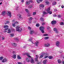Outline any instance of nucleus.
Wrapping results in <instances>:
<instances>
[{
    "label": "nucleus",
    "instance_id": "nucleus-24",
    "mask_svg": "<svg viewBox=\"0 0 64 64\" xmlns=\"http://www.w3.org/2000/svg\"><path fill=\"white\" fill-rule=\"evenodd\" d=\"M45 3H46V4H48L49 3V2L47 1L46 0H45Z\"/></svg>",
    "mask_w": 64,
    "mask_h": 64
},
{
    "label": "nucleus",
    "instance_id": "nucleus-30",
    "mask_svg": "<svg viewBox=\"0 0 64 64\" xmlns=\"http://www.w3.org/2000/svg\"><path fill=\"white\" fill-rule=\"evenodd\" d=\"M53 57L52 56H49L48 57V58L50 59H52Z\"/></svg>",
    "mask_w": 64,
    "mask_h": 64
},
{
    "label": "nucleus",
    "instance_id": "nucleus-52",
    "mask_svg": "<svg viewBox=\"0 0 64 64\" xmlns=\"http://www.w3.org/2000/svg\"><path fill=\"white\" fill-rule=\"evenodd\" d=\"M56 33H58V31L57 30L56 31Z\"/></svg>",
    "mask_w": 64,
    "mask_h": 64
},
{
    "label": "nucleus",
    "instance_id": "nucleus-22",
    "mask_svg": "<svg viewBox=\"0 0 64 64\" xmlns=\"http://www.w3.org/2000/svg\"><path fill=\"white\" fill-rule=\"evenodd\" d=\"M30 4V2L29 1H27L26 2V5H29Z\"/></svg>",
    "mask_w": 64,
    "mask_h": 64
},
{
    "label": "nucleus",
    "instance_id": "nucleus-42",
    "mask_svg": "<svg viewBox=\"0 0 64 64\" xmlns=\"http://www.w3.org/2000/svg\"><path fill=\"white\" fill-rule=\"evenodd\" d=\"M12 24L13 27H15V23H14V24Z\"/></svg>",
    "mask_w": 64,
    "mask_h": 64
},
{
    "label": "nucleus",
    "instance_id": "nucleus-17",
    "mask_svg": "<svg viewBox=\"0 0 64 64\" xmlns=\"http://www.w3.org/2000/svg\"><path fill=\"white\" fill-rule=\"evenodd\" d=\"M47 61V60H44L42 62L43 63V64H46Z\"/></svg>",
    "mask_w": 64,
    "mask_h": 64
},
{
    "label": "nucleus",
    "instance_id": "nucleus-57",
    "mask_svg": "<svg viewBox=\"0 0 64 64\" xmlns=\"http://www.w3.org/2000/svg\"><path fill=\"white\" fill-rule=\"evenodd\" d=\"M6 23H7V24L9 23V21H7L6 22Z\"/></svg>",
    "mask_w": 64,
    "mask_h": 64
},
{
    "label": "nucleus",
    "instance_id": "nucleus-21",
    "mask_svg": "<svg viewBox=\"0 0 64 64\" xmlns=\"http://www.w3.org/2000/svg\"><path fill=\"white\" fill-rule=\"evenodd\" d=\"M32 7H33V6L32 5H30L28 6V8H29V9H30V8H32Z\"/></svg>",
    "mask_w": 64,
    "mask_h": 64
},
{
    "label": "nucleus",
    "instance_id": "nucleus-20",
    "mask_svg": "<svg viewBox=\"0 0 64 64\" xmlns=\"http://www.w3.org/2000/svg\"><path fill=\"white\" fill-rule=\"evenodd\" d=\"M44 6H45L44 4H41L40 5V7H42V8L44 7Z\"/></svg>",
    "mask_w": 64,
    "mask_h": 64
},
{
    "label": "nucleus",
    "instance_id": "nucleus-60",
    "mask_svg": "<svg viewBox=\"0 0 64 64\" xmlns=\"http://www.w3.org/2000/svg\"><path fill=\"white\" fill-rule=\"evenodd\" d=\"M44 24H45V23H43L42 24V25H44Z\"/></svg>",
    "mask_w": 64,
    "mask_h": 64
},
{
    "label": "nucleus",
    "instance_id": "nucleus-38",
    "mask_svg": "<svg viewBox=\"0 0 64 64\" xmlns=\"http://www.w3.org/2000/svg\"><path fill=\"white\" fill-rule=\"evenodd\" d=\"M36 14V12H33V15L34 16V15H35Z\"/></svg>",
    "mask_w": 64,
    "mask_h": 64
},
{
    "label": "nucleus",
    "instance_id": "nucleus-14",
    "mask_svg": "<svg viewBox=\"0 0 64 64\" xmlns=\"http://www.w3.org/2000/svg\"><path fill=\"white\" fill-rule=\"evenodd\" d=\"M36 58H35L36 61H38V58L39 57V56L38 55H36Z\"/></svg>",
    "mask_w": 64,
    "mask_h": 64
},
{
    "label": "nucleus",
    "instance_id": "nucleus-48",
    "mask_svg": "<svg viewBox=\"0 0 64 64\" xmlns=\"http://www.w3.org/2000/svg\"><path fill=\"white\" fill-rule=\"evenodd\" d=\"M10 35L12 36H14V34H11Z\"/></svg>",
    "mask_w": 64,
    "mask_h": 64
},
{
    "label": "nucleus",
    "instance_id": "nucleus-26",
    "mask_svg": "<svg viewBox=\"0 0 64 64\" xmlns=\"http://www.w3.org/2000/svg\"><path fill=\"white\" fill-rule=\"evenodd\" d=\"M8 29V28H5L4 30V32H6V33L7 32V30H7Z\"/></svg>",
    "mask_w": 64,
    "mask_h": 64
},
{
    "label": "nucleus",
    "instance_id": "nucleus-8",
    "mask_svg": "<svg viewBox=\"0 0 64 64\" xmlns=\"http://www.w3.org/2000/svg\"><path fill=\"white\" fill-rule=\"evenodd\" d=\"M30 62L32 64H33V63H34V60L33 59V58H31V60H30Z\"/></svg>",
    "mask_w": 64,
    "mask_h": 64
},
{
    "label": "nucleus",
    "instance_id": "nucleus-27",
    "mask_svg": "<svg viewBox=\"0 0 64 64\" xmlns=\"http://www.w3.org/2000/svg\"><path fill=\"white\" fill-rule=\"evenodd\" d=\"M58 63H61V60H60V59H58Z\"/></svg>",
    "mask_w": 64,
    "mask_h": 64
},
{
    "label": "nucleus",
    "instance_id": "nucleus-47",
    "mask_svg": "<svg viewBox=\"0 0 64 64\" xmlns=\"http://www.w3.org/2000/svg\"><path fill=\"white\" fill-rule=\"evenodd\" d=\"M18 16H19V18H21V15H20V14L18 15Z\"/></svg>",
    "mask_w": 64,
    "mask_h": 64
},
{
    "label": "nucleus",
    "instance_id": "nucleus-31",
    "mask_svg": "<svg viewBox=\"0 0 64 64\" xmlns=\"http://www.w3.org/2000/svg\"><path fill=\"white\" fill-rule=\"evenodd\" d=\"M4 28H8V26H4Z\"/></svg>",
    "mask_w": 64,
    "mask_h": 64
},
{
    "label": "nucleus",
    "instance_id": "nucleus-13",
    "mask_svg": "<svg viewBox=\"0 0 64 64\" xmlns=\"http://www.w3.org/2000/svg\"><path fill=\"white\" fill-rule=\"evenodd\" d=\"M38 43L39 42L38 41H36L35 43V45L36 46H38Z\"/></svg>",
    "mask_w": 64,
    "mask_h": 64
},
{
    "label": "nucleus",
    "instance_id": "nucleus-2",
    "mask_svg": "<svg viewBox=\"0 0 64 64\" xmlns=\"http://www.w3.org/2000/svg\"><path fill=\"white\" fill-rule=\"evenodd\" d=\"M45 29L44 27L43 26H41L40 28V30H41V32L42 33H44V29Z\"/></svg>",
    "mask_w": 64,
    "mask_h": 64
},
{
    "label": "nucleus",
    "instance_id": "nucleus-34",
    "mask_svg": "<svg viewBox=\"0 0 64 64\" xmlns=\"http://www.w3.org/2000/svg\"><path fill=\"white\" fill-rule=\"evenodd\" d=\"M56 2H54L52 3V5H56Z\"/></svg>",
    "mask_w": 64,
    "mask_h": 64
},
{
    "label": "nucleus",
    "instance_id": "nucleus-7",
    "mask_svg": "<svg viewBox=\"0 0 64 64\" xmlns=\"http://www.w3.org/2000/svg\"><path fill=\"white\" fill-rule=\"evenodd\" d=\"M7 14H8V16H10V17H11V12H8V13H7Z\"/></svg>",
    "mask_w": 64,
    "mask_h": 64
},
{
    "label": "nucleus",
    "instance_id": "nucleus-18",
    "mask_svg": "<svg viewBox=\"0 0 64 64\" xmlns=\"http://www.w3.org/2000/svg\"><path fill=\"white\" fill-rule=\"evenodd\" d=\"M45 14H47V12H43V14L42 15V17H43L44 15H45Z\"/></svg>",
    "mask_w": 64,
    "mask_h": 64
},
{
    "label": "nucleus",
    "instance_id": "nucleus-55",
    "mask_svg": "<svg viewBox=\"0 0 64 64\" xmlns=\"http://www.w3.org/2000/svg\"><path fill=\"white\" fill-rule=\"evenodd\" d=\"M21 2L23 3V2H24V0H21Z\"/></svg>",
    "mask_w": 64,
    "mask_h": 64
},
{
    "label": "nucleus",
    "instance_id": "nucleus-29",
    "mask_svg": "<svg viewBox=\"0 0 64 64\" xmlns=\"http://www.w3.org/2000/svg\"><path fill=\"white\" fill-rule=\"evenodd\" d=\"M60 25H64V22H61L60 23Z\"/></svg>",
    "mask_w": 64,
    "mask_h": 64
},
{
    "label": "nucleus",
    "instance_id": "nucleus-4",
    "mask_svg": "<svg viewBox=\"0 0 64 64\" xmlns=\"http://www.w3.org/2000/svg\"><path fill=\"white\" fill-rule=\"evenodd\" d=\"M22 55H26L28 56V57H29L30 58H31V57L30 55V54L28 53H24L22 54Z\"/></svg>",
    "mask_w": 64,
    "mask_h": 64
},
{
    "label": "nucleus",
    "instance_id": "nucleus-16",
    "mask_svg": "<svg viewBox=\"0 0 64 64\" xmlns=\"http://www.w3.org/2000/svg\"><path fill=\"white\" fill-rule=\"evenodd\" d=\"M16 57V54H14L13 55V56H12V58H13L14 59H15Z\"/></svg>",
    "mask_w": 64,
    "mask_h": 64
},
{
    "label": "nucleus",
    "instance_id": "nucleus-54",
    "mask_svg": "<svg viewBox=\"0 0 64 64\" xmlns=\"http://www.w3.org/2000/svg\"><path fill=\"white\" fill-rule=\"evenodd\" d=\"M25 10L27 12H28V10L27 9H26Z\"/></svg>",
    "mask_w": 64,
    "mask_h": 64
},
{
    "label": "nucleus",
    "instance_id": "nucleus-62",
    "mask_svg": "<svg viewBox=\"0 0 64 64\" xmlns=\"http://www.w3.org/2000/svg\"><path fill=\"white\" fill-rule=\"evenodd\" d=\"M47 29H49L50 28V27H49V26H47Z\"/></svg>",
    "mask_w": 64,
    "mask_h": 64
},
{
    "label": "nucleus",
    "instance_id": "nucleus-59",
    "mask_svg": "<svg viewBox=\"0 0 64 64\" xmlns=\"http://www.w3.org/2000/svg\"><path fill=\"white\" fill-rule=\"evenodd\" d=\"M12 53H13V54H15V52H14V51H13L12 52Z\"/></svg>",
    "mask_w": 64,
    "mask_h": 64
},
{
    "label": "nucleus",
    "instance_id": "nucleus-5",
    "mask_svg": "<svg viewBox=\"0 0 64 64\" xmlns=\"http://www.w3.org/2000/svg\"><path fill=\"white\" fill-rule=\"evenodd\" d=\"M60 42L59 41L56 42V46L57 47H59V44H60Z\"/></svg>",
    "mask_w": 64,
    "mask_h": 64
},
{
    "label": "nucleus",
    "instance_id": "nucleus-49",
    "mask_svg": "<svg viewBox=\"0 0 64 64\" xmlns=\"http://www.w3.org/2000/svg\"><path fill=\"white\" fill-rule=\"evenodd\" d=\"M29 1L30 3V2H31V3H32V0H30Z\"/></svg>",
    "mask_w": 64,
    "mask_h": 64
},
{
    "label": "nucleus",
    "instance_id": "nucleus-45",
    "mask_svg": "<svg viewBox=\"0 0 64 64\" xmlns=\"http://www.w3.org/2000/svg\"><path fill=\"white\" fill-rule=\"evenodd\" d=\"M54 31H57V28H54Z\"/></svg>",
    "mask_w": 64,
    "mask_h": 64
},
{
    "label": "nucleus",
    "instance_id": "nucleus-40",
    "mask_svg": "<svg viewBox=\"0 0 64 64\" xmlns=\"http://www.w3.org/2000/svg\"><path fill=\"white\" fill-rule=\"evenodd\" d=\"M32 19V18L31 17L30 18H28V20H29V21H31V20Z\"/></svg>",
    "mask_w": 64,
    "mask_h": 64
},
{
    "label": "nucleus",
    "instance_id": "nucleus-28",
    "mask_svg": "<svg viewBox=\"0 0 64 64\" xmlns=\"http://www.w3.org/2000/svg\"><path fill=\"white\" fill-rule=\"evenodd\" d=\"M48 54L44 52V53L43 55H44V56H46V55H48Z\"/></svg>",
    "mask_w": 64,
    "mask_h": 64
},
{
    "label": "nucleus",
    "instance_id": "nucleus-51",
    "mask_svg": "<svg viewBox=\"0 0 64 64\" xmlns=\"http://www.w3.org/2000/svg\"><path fill=\"white\" fill-rule=\"evenodd\" d=\"M48 56H46L44 58H48Z\"/></svg>",
    "mask_w": 64,
    "mask_h": 64
},
{
    "label": "nucleus",
    "instance_id": "nucleus-43",
    "mask_svg": "<svg viewBox=\"0 0 64 64\" xmlns=\"http://www.w3.org/2000/svg\"><path fill=\"white\" fill-rule=\"evenodd\" d=\"M36 27H39V26H40V25L39 24H36Z\"/></svg>",
    "mask_w": 64,
    "mask_h": 64
},
{
    "label": "nucleus",
    "instance_id": "nucleus-61",
    "mask_svg": "<svg viewBox=\"0 0 64 64\" xmlns=\"http://www.w3.org/2000/svg\"><path fill=\"white\" fill-rule=\"evenodd\" d=\"M57 9H54V11H57Z\"/></svg>",
    "mask_w": 64,
    "mask_h": 64
},
{
    "label": "nucleus",
    "instance_id": "nucleus-6",
    "mask_svg": "<svg viewBox=\"0 0 64 64\" xmlns=\"http://www.w3.org/2000/svg\"><path fill=\"white\" fill-rule=\"evenodd\" d=\"M50 44L49 43H47L46 44H44V46H45V47H50Z\"/></svg>",
    "mask_w": 64,
    "mask_h": 64
},
{
    "label": "nucleus",
    "instance_id": "nucleus-53",
    "mask_svg": "<svg viewBox=\"0 0 64 64\" xmlns=\"http://www.w3.org/2000/svg\"><path fill=\"white\" fill-rule=\"evenodd\" d=\"M15 23H15V24H18V22L17 21L15 22Z\"/></svg>",
    "mask_w": 64,
    "mask_h": 64
},
{
    "label": "nucleus",
    "instance_id": "nucleus-10",
    "mask_svg": "<svg viewBox=\"0 0 64 64\" xmlns=\"http://www.w3.org/2000/svg\"><path fill=\"white\" fill-rule=\"evenodd\" d=\"M12 44V46L14 47H15V46H17V44L14 42H13Z\"/></svg>",
    "mask_w": 64,
    "mask_h": 64
},
{
    "label": "nucleus",
    "instance_id": "nucleus-9",
    "mask_svg": "<svg viewBox=\"0 0 64 64\" xmlns=\"http://www.w3.org/2000/svg\"><path fill=\"white\" fill-rule=\"evenodd\" d=\"M7 59L6 58H5L2 60V63H4V62H7Z\"/></svg>",
    "mask_w": 64,
    "mask_h": 64
},
{
    "label": "nucleus",
    "instance_id": "nucleus-56",
    "mask_svg": "<svg viewBox=\"0 0 64 64\" xmlns=\"http://www.w3.org/2000/svg\"><path fill=\"white\" fill-rule=\"evenodd\" d=\"M37 64H41V62H38Z\"/></svg>",
    "mask_w": 64,
    "mask_h": 64
},
{
    "label": "nucleus",
    "instance_id": "nucleus-44",
    "mask_svg": "<svg viewBox=\"0 0 64 64\" xmlns=\"http://www.w3.org/2000/svg\"><path fill=\"white\" fill-rule=\"evenodd\" d=\"M48 36V34H43L44 36Z\"/></svg>",
    "mask_w": 64,
    "mask_h": 64
},
{
    "label": "nucleus",
    "instance_id": "nucleus-19",
    "mask_svg": "<svg viewBox=\"0 0 64 64\" xmlns=\"http://www.w3.org/2000/svg\"><path fill=\"white\" fill-rule=\"evenodd\" d=\"M33 32H34V31L33 30H30V34H33Z\"/></svg>",
    "mask_w": 64,
    "mask_h": 64
},
{
    "label": "nucleus",
    "instance_id": "nucleus-32",
    "mask_svg": "<svg viewBox=\"0 0 64 64\" xmlns=\"http://www.w3.org/2000/svg\"><path fill=\"white\" fill-rule=\"evenodd\" d=\"M17 58L18 59H21V57L19 56H18Z\"/></svg>",
    "mask_w": 64,
    "mask_h": 64
},
{
    "label": "nucleus",
    "instance_id": "nucleus-50",
    "mask_svg": "<svg viewBox=\"0 0 64 64\" xmlns=\"http://www.w3.org/2000/svg\"><path fill=\"white\" fill-rule=\"evenodd\" d=\"M61 17V16H60V15H59L58 16V18H60V17Z\"/></svg>",
    "mask_w": 64,
    "mask_h": 64
},
{
    "label": "nucleus",
    "instance_id": "nucleus-33",
    "mask_svg": "<svg viewBox=\"0 0 64 64\" xmlns=\"http://www.w3.org/2000/svg\"><path fill=\"white\" fill-rule=\"evenodd\" d=\"M43 56H44V55L43 54L40 55V58H42L43 57Z\"/></svg>",
    "mask_w": 64,
    "mask_h": 64
},
{
    "label": "nucleus",
    "instance_id": "nucleus-11",
    "mask_svg": "<svg viewBox=\"0 0 64 64\" xmlns=\"http://www.w3.org/2000/svg\"><path fill=\"white\" fill-rule=\"evenodd\" d=\"M56 21L55 20H53L52 22V24H56Z\"/></svg>",
    "mask_w": 64,
    "mask_h": 64
},
{
    "label": "nucleus",
    "instance_id": "nucleus-25",
    "mask_svg": "<svg viewBox=\"0 0 64 64\" xmlns=\"http://www.w3.org/2000/svg\"><path fill=\"white\" fill-rule=\"evenodd\" d=\"M11 30L10 29H9L8 30V32H7L8 33H11Z\"/></svg>",
    "mask_w": 64,
    "mask_h": 64
},
{
    "label": "nucleus",
    "instance_id": "nucleus-46",
    "mask_svg": "<svg viewBox=\"0 0 64 64\" xmlns=\"http://www.w3.org/2000/svg\"><path fill=\"white\" fill-rule=\"evenodd\" d=\"M28 30H31V27H30V26H28Z\"/></svg>",
    "mask_w": 64,
    "mask_h": 64
},
{
    "label": "nucleus",
    "instance_id": "nucleus-12",
    "mask_svg": "<svg viewBox=\"0 0 64 64\" xmlns=\"http://www.w3.org/2000/svg\"><path fill=\"white\" fill-rule=\"evenodd\" d=\"M26 61L27 62H30V59L29 58H26Z\"/></svg>",
    "mask_w": 64,
    "mask_h": 64
},
{
    "label": "nucleus",
    "instance_id": "nucleus-63",
    "mask_svg": "<svg viewBox=\"0 0 64 64\" xmlns=\"http://www.w3.org/2000/svg\"><path fill=\"white\" fill-rule=\"evenodd\" d=\"M57 16L56 15H55L54 16V17H56Z\"/></svg>",
    "mask_w": 64,
    "mask_h": 64
},
{
    "label": "nucleus",
    "instance_id": "nucleus-23",
    "mask_svg": "<svg viewBox=\"0 0 64 64\" xmlns=\"http://www.w3.org/2000/svg\"><path fill=\"white\" fill-rule=\"evenodd\" d=\"M6 12L5 11H4L2 13V15H5V14H6Z\"/></svg>",
    "mask_w": 64,
    "mask_h": 64
},
{
    "label": "nucleus",
    "instance_id": "nucleus-1",
    "mask_svg": "<svg viewBox=\"0 0 64 64\" xmlns=\"http://www.w3.org/2000/svg\"><path fill=\"white\" fill-rule=\"evenodd\" d=\"M19 26H17L16 27V31H18V32H21V31L22 30V28H20Z\"/></svg>",
    "mask_w": 64,
    "mask_h": 64
},
{
    "label": "nucleus",
    "instance_id": "nucleus-39",
    "mask_svg": "<svg viewBox=\"0 0 64 64\" xmlns=\"http://www.w3.org/2000/svg\"><path fill=\"white\" fill-rule=\"evenodd\" d=\"M3 59V56H1L0 58V60H2Z\"/></svg>",
    "mask_w": 64,
    "mask_h": 64
},
{
    "label": "nucleus",
    "instance_id": "nucleus-64",
    "mask_svg": "<svg viewBox=\"0 0 64 64\" xmlns=\"http://www.w3.org/2000/svg\"><path fill=\"white\" fill-rule=\"evenodd\" d=\"M62 63L64 64V61L62 62Z\"/></svg>",
    "mask_w": 64,
    "mask_h": 64
},
{
    "label": "nucleus",
    "instance_id": "nucleus-58",
    "mask_svg": "<svg viewBox=\"0 0 64 64\" xmlns=\"http://www.w3.org/2000/svg\"><path fill=\"white\" fill-rule=\"evenodd\" d=\"M28 23L29 24H30L31 23V21H30V22H28Z\"/></svg>",
    "mask_w": 64,
    "mask_h": 64
},
{
    "label": "nucleus",
    "instance_id": "nucleus-35",
    "mask_svg": "<svg viewBox=\"0 0 64 64\" xmlns=\"http://www.w3.org/2000/svg\"><path fill=\"white\" fill-rule=\"evenodd\" d=\"M40 19L42 21H44V18L42 17Z\"/></svg>",
    "mask_w": 64,
    "mask_h": 64
},
{
    "label": "nucleus",
    "instance_id": "nucleus-36",
    "mask_svg": "<svg viewBox=\"0 0 64 64\" xmlns=\"http://www.w3.org/2000/svg\"><path fill=\"white\" fill-rule=\"evenodd\" d=\"M31 16V14L30 13H28L27 14V16Z\"/></svg>",
    "mask_w": 64,
    "mask_h": 64
},
{
    "label": "nucleus",
    "instance_id": "nucleus-41",
    "mask_svg": "<svg viewBox=\"0 0 64 64\" xmlns=\"http://www.w3.org/2000/svg\"><path fill=\"white\" fill-rule=\"evenodd\" d=\"M2 40H4L5 39V37L4 36H2Z\"/></svg>",
    "mask_w": 64,
    "mask_h": 64
},
{
    "label": "nucleus",
    "instance_id": "nucleus-37",
    "mask_svg": "<svg viewBox=\"0 0 64 64\" xmlns=\"http://www.w3.org/2000/svg\"><path fill=\"white\" fill-rule=\"evenodd\" d=\"M49 38L48 37H46L44 38V39L45 40H47V39H48Z\"/></svg>",
    "mask_w": 64,
    "mask_h": 64
},
{
    "label": "nucleus",
    "instance_id": "nucleus-3",
    "mask_svg": "<svg viewBox=\"0 0 64 64\" xmlns=\"http://www.w3.org/2000/svg\"><path fill=\"white\" fill-rule=\"evenodd\" d=\"M46 11L48 13H49L50 14H52V11H50V8H48V9L46 10Z\"/></svg>",
    "mask_w": 64,
    "mask_h": 64
},
{
    "label": "nucleus",
    "instance_id": "nucleus-15",
    "mask_svg": "<svg viewBox=\"0 0 64 64\" xmlns=\"http://www.w3.org/2000/svg\"><path fill=\"white\" fill-rule=\"evenodd\" d=\"M43 0H37L36 1L38 3H40V2H42Z\"/></svg>",
    "mask_w": 64,
    "mask_h": 64
}]
</instances>
